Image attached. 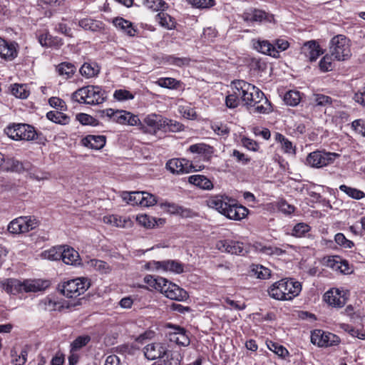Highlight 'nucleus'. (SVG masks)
Wrapping results in <instances>:
<instances>
[{
	"label": "nucleus",
	"mask_w": 365,
	"mask_h": 365,
	"mask_svg": "<svg viewBox=\"0 0 365 365\" xmlns=\"http://www.w3.org/2000/svg\"><path fill=\"white\" fill-rule=\"evenodd\" d=\"M232 83L245 104L255 107V111L259 113H266L272 110L271 104L265 98L264 93L255 86L243 80H235Z\"/></svg>",
	"instance_id": "obj_1"
},
{
	"label": "nucleus",
	"mask_w": 365,
	"mask_h": 365,
	"mask_svg": "<svg viewBox=\"0 0 365 365\" xmlns=\"http://www.w3.org/2000/svg\"><path fill=\"white\" fill-rule=\"evenodd\" d=\"M302 291L301 284L292 278H284L273 283L267 289L269 296L279 301H290Z\"/></svg>",
	"instance_id": "obj_2"
},
{
	"label": "nucleus",
	"mask_w": 365,
	"mask_h": 365,
	"mask_svg": "<svg viewBox=\"0 0 365 365\" xmlns=\"http://www.w3.org/2000/svg\"><path fill=\"white\" fill-rule=\"evenodd\" d=\"M1 288L8 294H17L23 292H37L48 287V281L40 279H7L1 283Z\"/></svg>",
	"instance_id": "obj_3"
},
{
	"label": "nucleus",
	"mask_w": 365,
	"mask_h": 365,
	"mask_svg": "<svg viewBox=\"0 0 365 365\" xmlns=\"http://www.w3.org/2000/svg\"><path fill=\"white\" fill-rule=\"evenodd\" d=\"M105 91L98 86H86L72 93L71 99L78 103L98 105L104 102Z\"/></svg>",
	"instance_id": "obj_4"
},
{
	"label": "nucleus",
	"mask_w": 365,
	"mask_h": 365,
	"mask_svg": "<svg viewBox=\"0 0 365 365\" xmlns=\"http://www.w3.org/2000/svg\"><path fill=\"white\" fill-rule=\"evenodd\" d=\"M6 135L16 140H34L37 138L38 133L35 128L26 123H13L5 129Z\"/></svg>",
	"instance_id": "obj_5"
},
{
	"label": "nucleus",
	"mask_w": 365,
	"mask_h": 365,
	"mask_svg": "<svg viewBox=\"0 0 365 365\" xmlns=\"http://www.w3.org/2000/svg\"><path fill=\"white\" fill-rule=\"evenodd\" d=\"M100 116L103 118H107L108 120L123 125H136L140 123L138 115L123 110L106 108L100 112Z\"/></svg>",
	"instance_id": "obj_6"
},
{
	"label": "nucleus",
	"mask_w": 365,
	"mask_h": 365,
	"mask_svg": "<svg viewBox=\"0 0 365 365\" xmlns=\"http://www.w3.org/2000/svg\"><path fill=\"white\" fill-rule=\"evenodd\" d=\"M330 44L329 52L334 59L346 61L351 57V45L346 36L337 35L332 38Z\"/></svg>",
	"instance_id": "obj_7"
},
{
	"label": "nucleus",
	"mask_w": 365,
	"mask_h": 365,
	"mask_svg": "<svg viewBox=\"0 0 365 365\" xmlns=\"http://www.w3.org/2000/svg\"><path fill=\"white\" fill-rule=\"evenodd\" d=\"M86 278H76L63 283L61 292L68 298H76L83 294L90 287Z\"/></svg>",
	"instance_id": "obj_8"
},
{
	"label": "nucleus",
	"mask_w": 365,
	"mask_h": 365,
	"mask_svg": "<svg viewBox=\"0 0 365 365\" xmlns=\"http://www.w3.org/2000/svg\"><path fill=\"white\" fill-rule=\"evenodd\" d=\"M339 156L336 153L327 152L324 150H315L307 157V164L312 168H321L332 164Z\"/></svg>",
	"instance_id": "obj_9"
},
{
	"label": "nucleus",
	"mask_w": 365,
	"mask_h": 365,
	"mask_svg": "<svg viewBox=\"0 0 365 365\" xmlns=\"http://www.w3.org/2000/svg\"><path fill=\"white\" fill-rule=\"evenodd\" d=\"M38 226V221L34 217H20L12 220L8 225V231L12 234L28 232Z\"/></svg>",
	"instance_id": "obj_10"
},
{
	"label": "nucleus",
	"mask_w": 365,
	"mask_h": 365,
	"mask_svg": "<svg viewBox=\"0 0 365 365\" xmlns=\"http://www.w3.org/2000/svg\"><path fill=\"white\" fill-rule=\"evenodd\" d=\"M311 341L318 346H331L340 342L339 337L332 333L315 329L312 332Z\"/></svg>",
	"instance_id": "obj_11"
},
{
	"label": "nucleus",
	"mask_w": 365,
	"mask_h": 365,
	"mask_svg": "<svg viewBox=\"0 0 365 365\" xmlns=\"http://www.w3.org/2000/svg\"><path fill=\"white\" fill-rule=\"evenodd\" d=\"M166 168L172 173L180 175L197 171L191 161L185 158H173L166 163Z\"/></svg>",
	"instance_id": "obj_12"
},
{
	"label": "nucleus",
	"mask_w": 365,
	"mask_h": 365,
	"mask_svg": "<svg viewBox=\"0 0 365 365\" xmlns=\"http://www.w3.org/2000/svg\"><path fill=\"white\" fill-rule=\"evenodd\" d=\"M160 292L172 300L183 301L188 297L185 290L168 279L163 284Z\"/></svg>",
	"instance_id": "obj_13"
},
{
	"label": "nucleus",
	"mask_w": 365,
	"mask_h": 365,
	"mask_svg": "<svg viewBox=\"0 0 365 365\" xmlns=\"http://www.w3.org/2000/svg\"><path fill=\"white\" fill-rule=\"evenodd\" d=\"M146 268L150 270L171 271L175 273H181L183 272V266L181 263L175 260L165 261H150L146 265Z\"/></svg>",
	"instance_id": "obj_14"
},
{
	"label": "nucleus",
	"mask_w": 365,
	"mask_h": 365,
	"mask_svg": "<svg viewBox=\"0 0 365 365\" xmlns=\"http://www.w3.org/2000/svg\"><path fill=\"white\" fill-rule=\"evenodd\" d=\"M227 203L226 210L223 213V215L227 218L234 220H240L247 215L249 212L248 209L242 205H237L236 200L230 198Z\"/></svg>",
	"instance_id": "obj_15"
},
{
	"label": "nucleus",
	"mask_w": 365,
	"mask_h": 365,
	"mask_svg": "<svg viewBox=\"0 0 365 365\" xmlns=\"http://www.w3.org/2000/svg\"><path fill=\"white\" fill-rule=\"evenodd\" d=\"M145 356L149 360L164 358L168 353L167 346L160 342H153L143 348Z\"/></svg>",
	"instance_id": "obj_16"
},
{
	"label": "nucleus",
	"mask_w": 365,
	"mask_h": 365,
	"mask_svg": "<svg viewBox=\"0 0 365 365\" xmlns=\"http://www.w3.org/2000/svg\"><path fill=\"white\" fill-rule=\"evenodd\" d=\"M324 302L334 307H342L346 302V293L337 288H331L323 296Z\"/></svg>",
	"instance_id": "obj_17"
},
{
	"label": "nucleus",
	"mask_w": 365,
	"mask_h": 365,
	"mask_svg": "<svg viewBox=\"0 0 365 365\" xmlns=\"http://www.w3.org/2000/svg\"><path fill=\"white\" fill-rule=\"evenodd\" d=\"M19 45L15 41H8L0 37V57L6 61H12L17 57Z\"/></svg>",
	"instance_id": "obj_18"
},
{
	"label": "nucleus",
	"mask_w": 365,
	"mask_h": 365,
	"mask_svg": "<svg viewBox=\"0 0 365 365\" xmlns=\"http://www.w3.org/2000/svg\"><path fill=\"white\" fill-rule=\"evenodd\" d=\"M217 247L220 250L232 255H243L245 253L244 244L238 241L230 240H220L217 243Z\"/></svg>",
	"instance_id": "obj_19"
},
{
	"label": "nucleus",
	"mask_w": 365,
	"mask_h": 365,
	"mask_svg": "<svg viewBox=\"0 0 365 365\" xmlns=\"http://www.w3.org/2000/svg\"><path fill=\"white\" fill-rule=\"evenodd\" d=\"M301 53L309 58V61L312 62L316 61L324 52L315 41H310L303 44L301 48Z\"/></svg>",
	"instance_id": "obj_20"
},
{
	"label": "nucleus",
	"mask_w": 365,
	"mask_h": 365,
	"mask_svg": "<svg viewBox=\"0 0 365 365\" xmlns=\"http://www.w3.org/2000/svg\"><path fill=\"white\" fill-rule=\"evenodd\" d=\"M252 46L257 51L277 58L279 56V51L275 46L267 40L253 39Z\"/></svg>",
	"instance_id": "obj_21"
},
{
	"label": "nucleus",
	"mask_w": 365,
	"mask_h": 365,
	"mask_svg": "<svg viewBox=\"0 0 365 365\" xmlns=\"http://www.w3.org/2000/svg\"><path fill=\"white\" fill-rule=\"evenodd\" d=\"M169 340L179 346H187L190 343L188 332L183 328L177 327L174 331L169 333Z\"/></svg>",
	"instance_id": "obj_22"
},
{
	"label": "nucleus",
	"mask_w": 365,
	"mask_h": 365,
	"mask_svg": "<svg viewBox=\"0 0 365 365\" xmlns=\"http://www.w3.org/2000/svg\"><path fill=\"white\" fill-rule=\"evenodd\" d=\"M144 123L148 125L150 132L155 133L158 130H163L165 128V118L160 115L152 113L148 115L143 120Z\"/></svg>",
	"instance_id": "obj_23"
},
{
	"label": "nucleus",
	"mask_w": 365,
	"mask_h": 365,
	"mask_svg": "<svg viewBox=\"0 0 365 365\" xmlns=\"http://www.w3.org/2000/svg\"><path fill=\"white\" fill-rule=\"evenodd\" d=\"M230 198L226 195H215L207 200V205L223 215Z\"/></svg>",
	"instance_id": "obj_24"
},
{
	"label": "nucleus",
	"mask_w": 365,
	"mask_h": 365,
	"mask_svg": "<svg viewBox=\"0 0 365 365\" xmlns=\"http://www.w3.org/2000/svg\"><path fill=\"white\" fill-rule=\"evenodd\" d=\"M188 182L200 189L211 190L214 187L212 181L203 175H192L188 178Z\"/></svg>",
	"instance_id": "obj_25"
},
{
	"label": "nucleus",
	"mask_w": 365,
	"mask_h": 365,
	"mask_svg": "<svg viewBox=\"0 0 365 365\" xmlns=\"http://www.w3.org/2000/svg\"><path fill=\"white\" fill-rule=\"evenodd\" d=\"M103 221L106 224H109L117 227H129L132 225V221L129 217H122L116 215L104 216Z\"/></svg>",
	"instance_id": "obj_26"
},
{
	"label": "nucleus",
	"mask_w": 365,
	"mask_h": 365,
	"mask_svg": "<svg viewBox=\"0 0 365 365\" xmlns=\"http://www.w3.org/2000/svg\"><path fill=\"white\" fill-rule=\"evenodd\" d=\"M113 25L125 33L129 36H135L138 30L133 26V24L122 17H116L113 20Z\"/></svg>",
	"instance_id": "obj_27"
},
{
	"label": "nucleus",
	"mask_w": 365,
	"mask_h": 365,
	"mask_svg": "<svg viewBox=\"0 0 365 365\" xmlns=\"http://www.w3.org/2000/svg\"><path fill=\"white\" fill-rule=\"evenodd\" d=\"M76 66L70 62H62L56 66L55 71L63 79L71 78L76 71Z\"/></svg>",
	"instance_id": "obj_28"
},
{
	"label": "nucleus",
	"mask_w": 365,
	"mask_h": 365,
	"mask_svg": "<svg viewBox=\"0 0 365 365\" xmlns=\"http://www.w3.org/2000/svg\"><path fill=\"white\" fill-rule=\"evenodd\" d=\"M136 220L139 225L146 228H154L155 227L163 225L165 220L163 218H155L148 215H139L136 217Z\"/></svg>",
	"instance_id": "obj_29"
},
{
	"label": "nucleus",
	"mask_w": 365,
	"mask_h": 365,
	"mask_svg": "<svg viewBox=\"0 0 365 365\" xmlns=\"http://www.w3.org/2000/svg\"><path fill=\"white\" fill-rule=\"evenodd\" d=\"M62 252L63 253L61 259L65 264L71 265L80 264L81 259L79 254L73 248L63 246Z\"/></svg>",
	"instance_id": "obj_30"
},
{
	"label": "nucleus",
	"mask_w": 365,
	"mask_h": 365,
	"mask_svg": "<svg viewBox=\"0 0 365 365\" xmlns=\"http://www.w3.org/2000/svg\"><path fill=\"white\" fill-rule=\"evenodd\" d=\"M106 138L104 135H88L83 139L85 146L91 149L100 150L106 144Z\"/></svg>",
	"instance_id": "obj_31"
},
{
	"label": "nucleus",
	"mask_w": 365,
	"mask_h": 365,
	"mask_svg": "<svg viewBox=\"0 0 365 365\" xmlns=\"http://www.w3.org/2000/svg\"><path fill=\"white\" fill-rule=\"evenodd\" d=\"M188 151L192 153L202 155L205 159L209 160L213 153V148L205 143H196L191 145L188 148Z\"/></svg>",
	"instance_id": "obj_32"
},
{
	"label": "nucleus",
	"mask_w": 365,
	"mask_h": 365,
	"mask_svg": "<svg viewBox=\"0 0 365 365\" xmlns=\"http://www.w3.org/2000/svg\"><path fill=\"white\" fill-rule=\"evenodd\" d=\"M79 72L86 78H93L100 73V67L96 63H84L80 68Z\"/></svg>",
	"instance_id": "obj_33"
},
{
	"label": "nucleus",
	"mask_w": 365,
	"mask_h": 365,
	"mask_svg": "<svg viewBox=\"0 0 365 365\" xmlns=\"http://www.w3.org/2000/svg\"><path fill=\"white\" fill-rule=\"evenodd\" d=\"M155 83L160 87L169 89L178 90L183 88L182 82L173 78H160Z\"/></svg>",
	"instance_id": "obj_34"
},
{
	"label": "nucleus",
	"mask_w": 365,
	"mask_h": 365,
	"mask_svg": "<svg viewBox=\"0 0 365 365\" xmlns=\"http://www.w3.org/2000/svg\"><path fill=\"white\" fill-rule=\"evenodd\" d=\"M250 272L252 275L256 276L257 278L260 279H267L272 276L271 270L261 264H252Z\"/></svg>",
	"instance_id": "obj_35"
},
{
	"label": "nucleus",
	"mask_w": 365,
	"mask_h": 365,
	"mask_svg": "<svg viewBox=\"0 0 365 365\" xmlns=\"http://www.w3.org/2000/svg\"><path fill=\"white\" fill-rule=\"evenodd\" d=\"M46 118L49 120L61 125H67L70 122V117L66 114L61 112V110L49 111L46 113Z\"/></svg>",
	"instance_id": "obj_36"
},
{
	"label": "nucleus",
	"mask_w": 365,
	"mask_h": 365,
	"mask_svg": "<svg viewBox=\"0 0 365 365\" xmlns=\"http://www.w3.org/2000/svg\"><path fill=\"white\" fill-rule=\"evenodd\" d=\"M155 19L161 26L167 29H173L175 27L176 23L175 19L167 13L163 12V11L158 13Z\"/></svg>",
	"instance_id": "obj_37"
},
{
	"label": "nucleus",
	"mask_w": 365,
	"mask_h": 365,
	"mask_svg": "<svg viewBox=\"0 0 365 365\" xmlns=\"http://www.w3.org/2000/svg\"><path fill=\"white\" fill-rule=\"evenodd\" d=\"M78 25L85 30H90L92 31H97L103 28L102 22L89 18L81 19L79 21Z\"/></svg>",
	"instance_id": "obj_38"
},
{
	"label": "nucleus",
	"mask_w": 365,
	"mask_h": 365,
	"mask_svg": "<svg viewBox=\"0 0 365 365\" xmlns=\"http://www.w3.org/2000/svg\"><path fill=\"white\" fill-rule=\"evenodd\" d=\"M302 96L299 91L295 90H290L287 91L284 96V103L290 106H296L301 101Z\"/></svg>",
	"instance_id": "obj_39"
},
{
	"label": "nucleus",
	"mask_w": 365,
	"mask_h": 365,
	"mask_svg": "<svg viewBox=\"0 0 365 365\" xmlns=\"http://www.w3.org/2000/svg\"><path fill=\"white\" fill-rule=\"evenodd\" d=\"M38 306L40 309L48 312L60 309L62 307V305L59 302L55 301L53 299L49 297H47L41 300Z\"/></svg>",
	"instance_id": "obj_40"
},
{
	"label": "nucleus",
	"mask_w": 365,
	"mask_h": 365,
	"mask_svg": "<svg viewBox=\"0 0 365 365\" xmlns=\"http://www.w3.org/2000/svg\"><path fill=\"white\" fill-rule=\"evenodd\" d=\"M240 96L237 92L233 83H231V92L225 98V104L230 108H235L240 104Z\"/></svg>",
	"instance_id": "obj_41"
},
{
	"label": "nucleus",
	"mask_w": 365,
	"mask_h": 365,
	"mask_svg": "<svg viewBox=\"0 0 365 365\" xmlns=\"http://www.w3.org/2000/svg\"><path fill=\"white\" fill-rule=\"evenodd\" d=\"M274 139L277 142L281 144L282 149L287 153H295V148L293 146L292 143L289 141L282 134L277 133L274 135Z\"/></svg>",
	"instance_id": "obj_42"
},
{
	"label": "nucleus",
	"mask_w": 365,
	"mask_h": 365,
	"mask_svg": "<svg viewBox=\"0 0 365 365\" xmlns=\"http://www.w3.org/2000/svg\"><path fill=\"white\" fill-rule=\"evenodd\" d=\"M339 190L345 192L349 197L355 200H361L365 197V193L363 191L354 187H349L346 185H340Z\"/></svg>",
	"instance_id": "obj_43"
},
{
	"label": "nucleus",
	"mask_w": 365,
	"mask_h": 365,
	"mask_svg": "<svg viewBox=\"0 0 365 365\" xmlns=\"http://www.w3.org/2000/svg\"><path fill=\"white\" fill-rule=\"evenodd\" d=\"M144 282L151 288L160 292L163 284L166 283V279L163 277H154L152 275H146L144 277Z\"/></svg>",
	"instance_id": "obj_44"
},
{
	"label": "nucleus",
	"mask_w": 365,
	"mask_h": 365,
	"mask_svg": "<svg viewBox=\"0 0 365 365\" xmlns=\"http://www.w3.org/2000/svg\"><path fill=\"white\" fill-rule=\"evenodd\" d=\"M11 93L16 98L25 99L29 96L30 91L26 84H14L11 86Z\"/></svg>",
	"instance_id": "obj_45"
},
{
	"label": "nucleus",
	"mask_w": 365,
	"mask_h": 365,
	"mask_svg": "<svg viewBox=\"0 0 365 365\" xmlns=\"http://www.w3.org/2000/svg\"><path fill=\"white\" fill-rule=\"evenodd\" d=\"M123 200L133 205H141V200H143V192H127L124 194Z\"/></svg>",
	"instance_id": "obj_46"
},
{
	"label": "nucleus",
	"mask_w": 365,
	"mask_h": 365,
	"mask_svg": "<svg viewBox=\"0 0 365 365\" xmlns=\"http://www.w3.org/2000/svg\"><path fill=\"white\" fill-rule=\"evenodd\" d=\"M311 230V227L306 223L299 222L294 225L292 231V235L296 237H305L306 234Z\"/></svg>",
	"instance_id": "obj_47"
},
{
	"label": "nucleus",
	"mask_w": 365,
	"mask_h": 365,
	"mask_svg": "<svg viewBox=\"0 0 365 365\" xmlns=\"http://www.w3.org/2000/svg\"><path fill=\"white\" fill-rule=\"evenodd\" d=\"M165 61L170 65L182 67L184 66H189L191 60L187 57L180 58L175 56H168L165 57Z\"/></svg>",
	"instance_id": "obj_48"
},
{
	"label": "nucleus",
	"mask_w": 365,
	"mask_h": 365,
	"mask_svg": "<svg viewBox=\"0 0 365 365\" xmlns=\"http://www.w3.org/2000/svg\"><path fill=\"white\" fill-rule=\"evenodd\" d=\"M184 125L180 122L165 118V132H179L182 130Z\"/></svg>",
	"instance_id": "obj_49"
},
{
	"label": "nucleus",
	"mask_w": 365,
	"mask_h": 365,
	"mask_svg": "<svg viewBox=\"0 0 365 365\" xmlns=\"http://www.w3.org/2000/svg\"><path fill=\"white\" fill-rule=\"evenodd\" d=\"M91 341V336L88 335H82L78 336L71 344V349L78 351L83 347L86 346Z\"/></svg>",
	"instance_id": "obj_50"
},
{
	"label": "nucleus",
	"mask_w": 365,
	"mask_h": 365,
	"mask_svg": "<svg viewBox=\"0 0 365 365\" xmlns=\"http://www.w3.org/2000/svg\"><path fill=\"white\" fill-rule=\"evenodd\" d=\"M265 12L261 10L255 9L251 13H245L244 20L246 21H262L265 18Z\"/></svg>",
	"instance_id": "obj_51"
},
{
	"label": "nucleus",
	"mask_w": 365,
	"mask_h": 365,
	"mask_svg": "<svg viewBox=\"0 0 365 365\" xmlns=\"http://www.w3.org/2000/svg\"><path fill=\"white\" fill-rule=\"evenodd\" d=\"M63 246L58 247H53L48 250L45 251L43 255L45 258L50 260H58L62 257L63 252H62Z\"/></svg>",
	"instance_id": "obj_52"
},
{
	"label": "nucleus",
	"mask_w": 365,
	"mask_h": 365,
	"mask_svg": "<svg viewBox=\"0 0 365 365\" xmlns=\"http://www.w3.org/2000/svg\"><path fill=\"white\" fill-rule=\"evenodd\" d=\"M267 344L271 351L279 356L285 357L289 354L287 349L285 347H284L282 345H279L277 343L269 341Z\"/></svg>",
	"instance_id": "obj_53"
},
{
	"label": "nucleus",
	"mask_w": 365,
	"mask_h": 365,
	"mask_svg": "<svg viewBox=\"0 0 365 365\" xmlns=\"http://www.w3.org/2000/svg\"><path fill=\"white\" fill-rule=\"evenodd\" d=\"M76 120H78L82 125L96 126L98 122L91 115L86 113H78L76 115Z\"/></svg>",
	"instance_id": "obj_54"
},
{
	"label": "nucleus",
	"mask_w": 365,
	"mask_h": 365,
	"mask_svg": "<svg viewBox=\"0 0 365 365\" xmlns=\"http://www.w3.org/2000/svg\"><path fill=\"white\" fill-rule=\"evenodd\" d=\"M91 266H92L96 270L99 271L101 273H108L110 271L109 264L102 260L92 259L90 262Z\"/></svg>",
	"instance_id": "obj_55"
},
{
	"label": "nucleus",
	"mask_w": 365,
	"mask_h": 365,
	"mask_svg": "<svg viewBox=\"0 0 365 365\" xmlns=\"http://www.w3.org/2000/svg\"><path fill=\"white\" fill-rule=\"evenodd\" d=\"M334 240L338 245L346 249H350L354 246V243L346 239L343 233H337L334 237Z\"/></svg>",
	"instance_id": "obj_56"
},
{
	"label": "nucleus",
	"mask_w": 365,
	"mask_h": 365,
	"mask_svg": "<svg viewBox=\"0 0 365 365\" xmlns=\"http://www.w3.org/2000/svg\"><path fill=\"white\" fill-rule=\"evenodd\" d=\"M332 56L327 54L319 61V66L322 72H327L332 70Z\"/></svg>",
	"instance_id": "obj_57"
},
{
	"label": "nucleus",
	"mask_w": 365,
	"mask_h": 365,
	"mask_svg": "<svg viewBox=\"0 0 365 365\" xmlns=\"http://www.w3.org/2000/svg\"><path fill=\"white\" fill-rule=\"evenodd\" d=\"M249 66L251 70L258 72L265 71L267 66L266 62L257 58H251Z\"/></svg>",
	"instance_id": "obj_58"
},
{
	"label": "nucleus",
	"mask_w": 365,
	"mask_h": 365,
	"mask_svg": "<svg viewBox=\"0 0 365 365\" xmlns=\"http://www.w3.org/2000/svg\"><path fill=\"white\" fill-rule=\"evenodd\" d=\"M146 6L154 11H164L168 4L163 0H146Z\"/></svg>",
	"instance_id": "obj_59"
},
{
	"label": "nucleus",
	"mask_w": 365,
	"mask_h": 365,
	"mask_svg": "<svg viewBox=\"0 0 365 365\" xmlns=\"http://www.w3.org/2000/svg\"><path fill=\"white\" fill-rule=\"evenodd\" d=\"M49 105L61 111H66L68 109L66 102L58 97H51L48 100Z\"/></svg>",
	"instance_id": "obj_60"
},
{
	"label": "nucleus",
	"mask_w": 365,
	"mask_h": 365,
	"mask_svg": "<svg viewBox=\"0 0 365 365\" xmlns=\"http://www.w3.org/2000/svg\"><path fill=\"white\" fill-rule=\"evenodd\" d=\"M36 37L38 40V42L42 46L47 47L48 45V41H50L51 35H50L47 29H41L38 30L36 33Z\"/></svg>",
	"instance_id": "obj_61"
},
{
	"label": "nucleus",
	"mask_w": 365,
	"mask_h": 365,
	"mask_svg": "<svg viewBox=\"0 0 365 365\" xmlns=\"http://www.w3.org/2000/svg\"><path fill=\"white\" fill-rule=\"evenodd\" d=\"M351 128L358 134L365 137V120L360 118L354 120L351 125Z\"/></svg>",
	"instance_id": "obj_62"
},
{
	"label": "nucleus",
	"mask_w": 365,
	"mask_h": 365,
	"mask_svg": "<svg viewBox=\"0 0 365 365\" xmlns=\"http://www.w3.org/2000/svg\"><path fill=\"white\" fill-rule=\"evenodd\" d=\"M113 97L118 101H126L133 99L134 98L133 94H132L129 91L124 89L116 90L114 92Z\"/></svg>",
	"instance_id": "obj_63"
},
{
	"label": "nucleus",
	"mask_w": 365,
	"mask_h": 365,
	"mask_svg": "<svg viewBox=\"0 0 365 365\" xmlns=\"http://www.w3.org/2000/svg\"><path fill=\"white\" fill-rule=\"evenodd\" d=\"M339 256H329L327 258H324V264L334 270L337 271L339 269V264L340 262Z\"/></svg>",
	"instance_id": "obj_64"
}]
</instances>
